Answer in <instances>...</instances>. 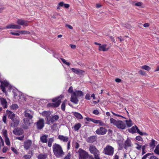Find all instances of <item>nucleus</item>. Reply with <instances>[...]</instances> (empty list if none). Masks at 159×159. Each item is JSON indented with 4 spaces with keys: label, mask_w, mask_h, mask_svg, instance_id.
Instances as JSON below:
<instances>
[{
    "label": "nucleus",
    "mask_w": 159,
    "mask_h": 159,
    "mask_svg": "<svg viewBox=\"0 0 159 159\" xmlns=\"http://www.w3.org/2000/svg\"><path fill=\"white\" fill-rule=\"evenodd\" d=\"M53 151L56 157L61 158L65 155L61 147L59 144L55 143L52 146Z\"/></svg>",
    "instance_id": "f257e3e1"
},
{
    "label": "nucleus",
    "mask_w": 159,
    "mask_h": 159,
    "mask_svg": "<svg viewBox=\"0 0 159 159\" xmlns=\"http://www.w3.org/2000/svg\"><path fill=\"white\" fill-rule=\"evenodd\" d=\"M24 114L25 117L26 118L23 119L24 123L25 125H29L30 124V120L33 118L34 112L30 110L27 109L24 111Z\"/></svg>",
    "instance_id": "f03ea898"
},
{
    "label": "nucleus",
    "mask_w": 159,
    "mask_h": 159,
    "mask_svg": "<svg viewBox=\"0 0 159 159\" xmlns=\"http://www.w3.org/2000/svg\"><path fill=\"white\" fill-rule=\"evenodd\" d=\"M83 92L81 91L76 90L71 94L70 101L74 104H76L78 103L79 100L77 98L83 96Z\"/></svg>",
    "instance_id": "7ed1b4c3"
},
{
    "label": "nucleus",
    "mask_w": 159,
    "mask_h": 159,
    "mask_svg": "<svg viewBox=\"0 0 159 159\" xmlns=\"http://www.w3.org/2000/svg\"><path fill=\"white\" fill-rule=\"evenodd\" d=\"M110 121L111 124H112L119 129H124L125 128V125L122 121H117L112 118L110 119Z\"/></svg>",
    "instance_id": "20e7f679"
},
{
    "label": "nucleus",
    "mask_w": 159,
    "mask_h": 159,
    "mask_svg": "<svg viewBox=\"0 0 159 159\" xmlns=\"http://www.w3.org/2000/svg\"><path fill=\"white\" fill-rule=\"evenodd\" d=\"M89 150L91 153L94 155L95 159H100L99 157V152L95 146L92 145H90Z\"/></svg>",
    "instance_id": "39448f33"
},
{
    "label": "nucleus",
    "mask_w": 159,
    "mask_h": 159,
    "mask_svg": "<svg viewBox=\"0 0 159 159\" xmlns=\"http://www.w3.org/2000/svg\"><path fill=\"white\" fill-rule=\"evenodd\" d=\"M77 153L78 155L79 159H87L89 156L88 153L81 148L79 149Z\"/></svg>",
    "instance_id": "423d86ee"
},
{
    "label": "nucleus",
    "mask_w": 159,
    "mask_h": 159,
    "mask_svg": "<svg viewBox=\"0 0 159 159\" xmlns=\"http://www.w3.org/2000/svg\"><path fill=\"white\" fill-rule=\"evenodd\" d=\"M63 97V96L62 95H61L59 97L57 98H55L52 99L53 102H56L55 103H49L48 104V105L49 107H58L61 102V99H59V98H62Z\"/></svg>",
    "instance_id": "0eeeda50"
},
{
    "label": "nucleus",
    "mask_w": 159,
    "mask_h": 159,
    "mask_svg": "<svg viewBox=\"0 0 159 159\" xmlns=\"http://www.w3.org/2000/svg\"><path fill=\"white\" fill-rule=\"evenodd\" d=\"M114 149L111 146L108 145L104 148V152L106 154L112 156L114 153Z\"/></svg>",
    "instance_id": "6e6552de"
},
{
    "label": "nucleus",
    "mask_w": 159,
    "mask_h": 159,
    "mask_svg": "<svg viewBox=\"0 0 159 159\" xmlns=\"http://www.w3.org/2000/svg\"><path fill=\"white\" fill-rule=\"evenodd\" d=\"M2 134L5 138V142L7 146L10 145V142L7 136V131L6 129H3L2 130Z\"/></svg>",
    "instance_id": "1a4fd4ad"
},
{
    "label": "nucleus",
    "mask_w": 159,
    "mask_h": 159,
    "mask_svg": "<svg viewBox=\"0 0 159 159\" xmlns=\"http://www.w3.org/2000/svg\"><path fill=\"white\" fill-rule=\"evenodd\" d=\"M37 128L39 129H41L44 126V120L41 118L36 122Z\"/></svg>",
    "instance_id": "9d476101"
},
{
    "label": "nucleus",
    "mask_w": 159,
    "mask_h": 159,
    "mask_svg": "<svg viewBox=\"0 0 159 159\" xmlns=\"http://www.w3.org/2000/svg\"><path fill=\"white\" fill-rule=\"evenodd\" d=\"M107 131L106 129L102 127H101L96 131V133L98 135H102L105 134Z\"/></svg>",
    "instance_id": "9b49d317"
},
{
    "label": "nucleus",
    "mask_w": 159,
    "mask_h": 159,
    "mask_svg": "<svg viewBox=\"0 0 159 159\" xmlns=\"http://www.w3.org/2000/svg\"><path fill=\"white\" fill-rule=\"evenodd\" d=\"M6 28L7 29H19L21 28V26L20 25H17L14 24L13 23L8 25Z\"/></svg>",
    "instance_id": "f8f14e48"
},
{
    "label": "nucleus",
    "mask_w": 159,
    "mask_h": 159,
    "mask_svg": "<svg viewBox=\"0 0 159 159\" xmlns=\"http://www.w3.org/2000/svg\"><path fill=\"white\" fill-rule=\"evenodd\" d=\"M59 118V116L58 115L52 116L49 120L47 121V123L48 124H50L51 123H53L55 121L58 120Z\"/></svg>",
    "instance_id": "ddd939ff"
},
{
    "label": "nucleus",
    "mask_w": 159,
    "mask_h": 159,
    "mask_svg": "<svg viewBox=\"0 0 159 159\" xmlns=\"http://www.w3.org/2000/svg\"><path fill=\"white\" fill-rule=\"evenodd\" d=\"M71 70L73 72L79 75H83L84 73V71L79 69L71 68Z\"/></svg>",
    "instance_id": "4468645a"
},
{
    "label": "nucleus",
    "mask_w": 159,
    "mask_h": 159,
    "mask_svg": "<svg viewBox=\"0 0 159 159\" xmlns=\"http://www.w3.org/2000/svg\"><path fill=\"white\" fill-rule=\"evenodd\" d=\"M0 82L1 83V89L3 92L5 93L6 90L5 89V87L8 86L9 84L6 80L1 81Z\"/></svg>",
    "instance_id": "2eb2a0df"
},
{
    "label": "nucleus",
    "mask_w": 159,
    "mask_h": 159,
    "mask_svg": "<svg viewBox=\"0 0 159 159\" xmlns=\"http://www.w3.org/2000/svg\"><path fill=\"white\" fill-rule=\"evenodd\" d=\"M16 22L18 24L20 25H24L25 26H27L28 25V21L22 19H18Z\"/></svg>",
    "instance_id": "dca6fc26"
},
{
    "label": "nucleus",
    "mask_w": 159,
    "mask_h": 159,
    "mask_svg": "<svg viewBox=\"0 0 159 159\" xmlns=\"http://www.w3.org/2000/svg\"><path fill=\"white\" fill-rule=\"evenodd\" d=\"M32 143V141L30 140H27L24 142V148L27 150L29 149Z\"/></svg>",
    "instance_id": "f3484780"
},
{
    "label": "nucleus",
    "mask_w": 159,
    "mask_h": 159,
    "mask_svg": "<svg viewBox=\"0 0 159 159\" xmlns=\"http://www.w3.org/2000/svg\"><path fill=\"white\" fill-rule=\"evenodd\" d=\"M19 119H17V118H15L13 120H12L13 122L11 124V126L15 127L18 126L20 122V121Z\"/></svg>",
    "instance_id": "a211bd4d"
},
{
    "label": "nucleus",
    "mask_w": 159,
    "mask_h": 159,
    "mask_svg": "<svg viewBox=\"0 0 159 159\" xmlns=\"http://www.w3.org/2000/svg\"><path fill=\"white\" fill-rule=\"evenodd\" d=\"M23 131L22 129L18 128L15 129L13 131V133L15 135H20L22 134Z\"/></svg>",
    "instance_id": "6ab92c4d"
},
{
    "label": "nucleus",
    "mask_w": 159,
    "mask_h": 159,
    "mask_svg": "<svg viewBox=\"0 0 159 159\" xmlns=\"http://www.w3.org/2000/svg\"><path fill=\"white\" fill-rule=\"evenodd\" d=\"M58 138L61 141H62L64 142H67L69 140V138L68 137L61 135H59L58 136Z\"/></svg>",
    "instance_id": "aec40b11"
},
{
    "label": "nucleus",
    "mask_w": 159,
    "mask_h": 159,
    "mask_svg": "<svg viewBox=\"0 0 159 159\" xmlns=\"http://www.w3.org/2000/svg\"><path fill=\"white\" fill-rule=\"evenodd\" d=\"M6 113L8 115L9 117L12 120L15 119V114L13 113L11 111L7 110L6 111Z\"/></svg>",
    "instance_id": "412c9836"
},
{
    "label": "nucleus",
    "mask_w": 159,
    "mask_h": 159,
    "mask_svg": "<svg viewBox=\"0 0 159 159\" xmlns=\"http://www.w3.org/2000/svg\"><path fill=\"white\" fill-rule=\"evenodd\" d=\"M107 46V45L106 44H104L103 45H101L100 46H99V50L103 52H105L108 51L109 48H106Z\"/></svg>",
    "instance_id": "4be33fe9"
},
{
    "label": "nucleus",
    "mask_w": 159,
    "mask_h": 159,
    "mask_svg": "<svg viewBox=\"0 0 159 159\" xmlns=\"http://www.w3.org/2000/svg\"><path fill=\"white\" fill-rule=\"evenodd\" d=\"M96 140V136H92L87 139V141L88 142L92 143L95 142Z\"/></svg>",
    "instance_id": "5701e85b"
},
{
    "label": "nucleus",
    "mask_w": 159,
    "mask_h": 159,
    "mask_svg": "<svg viewBox=\"0 0 159 159\" xmlns=\"http://www.w3.org/2000/svg\"><path fill=\"white\" fill-rule=\"evenodd\" d=\"M1 101L2 106L4 108H7V102L6 100L4 98H1Z\"/></svg>",
    "instance_id": "b1692460"
},
{
    "label": "nucleus",
    "mask_w": 159,
    "mask_h": 159,
    "mask_svg": "<svg viewBox=\"0 0 159 159\" xmlns=\"http://www.w3.org/2000/svg\"><path fill=\"white\" fill-rule=\"evenodd\" d=\"M131 141L130 140L128 139L127 140L125 141L124 148L126 149L127 147H131Z\"/></svg>",
    "instance_id": "393cba45"
},
{
    "label": "nucleus",
    "mask_w": 159,
    "mask_h": 159,
    "mask_svg": "<svg viewBox=\"0 0 159 159\" xmlns=\"http://www.w3.org/2000/svg\"><path fill=\"white\" fill-rule=\"evenodd\" d=\"M92 121L95 124H99V125L101 126H103L105 125V123L101 120L93 119L92 120Z\"/></svg>",
    "instance_id": "a878e982"
},
{
    "label": "nucleus",
    "mask_w": 159,
    "mask_h": 159,
    "mask_svg": "<svg viewBox=\"0 0 159 159\" xmlns=\"http://www.w3.org/2000/svg\"><path fill=\"white\" fill-rule=\"evenodd\" d=\"M41 114L43 116H45L46 117L47 121L48 120V118L50 115V113L49 111H43L42 112Z\"/></svg>",
    "instance_id": "bb28decb"
},
{
    "label": "nucleus",
    "mask_w": 159,
    "mask_h": 159,
    "mask_svg": "<svg viewBox=\"0 0 159 159\" xmlns=\"http://www.w3.org/2000/svg\"><path fill=\"white\" fill-rule=\"evenodd\" d=\"M139 129L137 126H133L131 129H129V132L132 134L136 132V131L138 132V130Z\"/></svg>",
    "instance_id": "cd10ccee"
},
{
    "label": "nucleus",
    "mask_w": 159,
    "mask_h": 159,
    "mask_svg": "<svg viewBox=\"0 0 159 159\" xmlns=\"http://www.w3.org/2000/svg\"><path fill=\"white\" fill-rule=\"evenodd\" d=\"M48 137V135H44L41 137L40 138V140L41 142L43 143H46L48 141L47 138Z\"/></svg>",
    "instance_id": "c85d7f7f"
},
{
    "label": "nucleus",
    "mask_w": 159,
    "mask_h": 159,
    "mask_svg": "<svg viewBox=\"0 0 159 159\" xmlns=\"http://www.w3.org/2000/svg\"><path fill=\"white\" fill-rule=\"evenodd\" d=\"M157 143V142L156 141L153 139H152L151 140V142L149 144L150 147L153 148L155 147L156 144Z\"/></svg>",
    "instance_id": "c756f323"
},
{
    "label": "nucleus",
    "mask_w": 159,
    "mask_h": 159,
    "mask_svg": "<svg viewBox=\"0 0 159 159\" xmlns=\"http://www.w3.org/2000/svg\"><path fill=\"white\" fill-rule=\"evenodd\" d=\"M47 157V154H39L38 156V159H46Z\"/></svg>",
    "instance_id": "7c9ffc66"
},
{
    "label": "nucleus",
    "mask_w": 159,
    "mask_h": 159,
    "mask_svg": "<svg viewBox=\"0 0 159 159\" xmlns=\"http://www.w3.org/2000/svg\"><path fill=\"white\" fill-rule=\"evenodd\" d=\"M54 140L53 138H52L49 139L48 143V147H51L52 146V143L53 142Z\"/></svg>",
    "instance_id": "2f4dec72"
},
{
    "label": "nucleus",
    "mask_w": 159,
    "mask_h": 159,
    "mask_svg": "<svg viewBox=\"0 0 159 159\" xmlns=\"http://www.w3.org/2000/svg\"><path fill=\"white\" fill-rule=\"evenodd\" d=\"M74 115L77 118L79 119H83V117L82 116L80 113L77 112L74 113Z\"/></svg>",
    "instance_id": "473e14b6"
},
{
    "label": "nucleus",
    "mask_w": 159,
    "mask_h": 159,
    "mask_svg": "<svg viewBox=\"0 0 159 159\" xmlns=\"http://www.w3.org/2000/svg\"><path fill=\"white\" fill-rule=\"evenodd\" d=\"M17 32L22 34H30V32L29 31L26 30H22L20 31L18 30Z\"/></svg>",
    "instance_id": "72a5a7b5"
},
{
    "label": "nucleus",
    "mask_w": 159,
    "mask_h": 159,
    "mask_svg": "<svg viewBox=\"0 0 159 159\" xmlns=\"http://www.w3.org/2000/svg\"><path fill=\"white\" fill-rule=\"evenodd\" d=\"M10 108L11 110H16L18 108V106L16 104H13L11 106Z\"/></svg>",
    "instance_id": "f704fd0d"
},
{
    "label": "nucleus",
    "mask_w": 159,
    "mask_h": 159,
    "mask_svg": "<svg viewBox=\"0 0 159 159\" xmlns=\"http://www.w3.org/2000/svg\"><path fill=\"white\" fill-rule=\"evenodd\" d=\"M125 122L127 126L128 127H130L132 125V121L130 120H126Z\"/></svg>",
    "instance_id": "c9c22d12"
},
{
    "label": "nucleus",
    "mask_w": 159,
    "mask_h": 159,
    "mask_svg": "<svg viewBox=\"0 0 159 159\" xmlns=\"http://www.w3.org/2000/svg\"><path fill=\"white\" fill-rule=\"evenodd\" d=\"M141 68L147 71H149L151 69V68L147 65H144L141 67Z\"/></svg>",
    "instance_id": "e433bc0d"
},
{
    "label": "nucleus",
    "mask_w": 159,
    "mask_h": 159,
    "mask_svg": "<svg viewBox=\"0 0 159 159\" xmlns=\"http://www.w3.org/2000/svg\"><path fill=\"white\" fill-rule=\"evenodd\" d=\"M81 127V125L80 123L77 124L74 126V129L75 130H78Z\"/></svg>",
    "instance_id": "4c0bfd02"
},
{
    "label": "nucleus",
    "mask_w": 159,
    "mask_h": 159,
    "mask_svg": "<svg viewBox=\"0 0 159 159\" xmlns=\"http://www.w3.org/2000/svg\"><path fill=\"white\" fill-rule=\"evenodd\" d=\"M135 144L137 146L135 147L136 149H137L138 150H140L141 149V145L137 143H135Z\"/></svg>",
    "instance_id": "58836bf2"
},
{
    "label": "nucleus",
    "mask_w": 159,
    "mask_h": 159,
    "mask_svg": "<svg viewBox=\"0 0 159 159\" xmlns=\"http://www.w3.org/2000/svg\"><path fill=\"white\" fill-rule=\"evenodd\" d=\"M143 4L141 2H139L135 3V5L138 7H143Z\"/></svg>",
    "instance_id": "ea45409f"
},
{
    "label": "nucleus",
    "mask_w": 159,
    "mask_h": 159,
    "mask_svg": "<svg viewBox=\"0 0 159 159\" xmlns=\"http://www.w3.org/2000/svg\"><path fill=\"white\" fill-rule=\"evenodd\" d=\"M138 133H139L140 135H145L146 136H147L148 134L145 132L143 133L141 132L139 129L138 130Z\"/></svg>",
    "instance_id": "a19ab883"
},
{
    "label": "nucleus",
    "mask_w": 159,
    "mask_h": 159,
    "mask_svg": "<svg viewBox=\"0 0 159 159\" xmlns=\"http://www.w3.org/2000/svg\"><path fill=\"white\" fill-rule=\"evenodd\" d=\"M61 59L63 63L66 64L68 66H69L70 65V63L69 62H67L65 59L61 58Z\"/></svg>",
    "instance_id": "79ce46f5"
},
{
    "label": "nucleus",
    "mask_w": 159,
    "mask_h": 159,
    "mask_svg": "<svg viewBox=\"0 0 159 159\" xmlns=\"http://www.w3.org/2000/svg\"><path fill=\"white\" fill-rule=\"evenodd\" d=\"M135 139L139 141H142V142L143 141V138H142L140 136H137L136 137Z\"/></svg>",
    "instance_id": "37998d69"
},
{
    "label": "nucleus",
    "mask_w": 159,
    "mask_h": 159,
    "mask_svg": "<svg viewBox=\"0 0 159 159\" xmlns=\"http://www.w3.org/2000/svg\"><path fill=\"white\" fill-rule=\"evenodd\" d=\"M11 149L16 155H18V152L17 151V150L14 148L11 147Z\"/></svg>",
    "instance_id": "c03bdc74"
},
{
    "label": "nucleus",
    "mask_w": 159,
    "mask_h": 159,
    "mask_svg": "<svg viewBox=\"0 0 159 159\" xmlns=\"http://www.w3.org/2000/svg\"><path fill=\"white\" fill-rule=\"evenodd\" d=\"M138 72L139 74H140L143 75H146L145 72L144 71L142 70H140Z\"/></svg>",
    "instance_id": "a18cd8bd"
},
{
    "label": "nucleus",
    "mask_w": 159,
    "mask_h": 159,
    "mask_svg": "<svg viewBox=\"0 0 159 159\" xmlns=\"http://www.w3.org/2000/svg\"><path fill=\"white\" fill-rule=\"evenodd\" d=\"M31 157V156L29 155H26L23 156V158L25 159H30Z\"/></svg>",
    "instance_id": "49530a36"
},
{
    "label": "nucleus",
    "mask_w": 159,
    "mask_h": 159,
    "mask_svg": "<svg viewBox=\"0 0 159 159\" xmlns=\"http://www.w3.org/2000/svg\"><path fill=\"white\" fill-rule=\"evenodd\" d=\"M65 102H62L61 105V109L62 110L64 111L65 110Z\"/></svg>",
    "instance_id": "de8ad7c7"
},
{
    "label": "nucleus",
    "mask_w": 159,
    "mask_h": 159,
    "mask_svg": "<svg viewBox=\"0 0 159 159\" xmlns=\"http://www.w3.org/2000/svg\"><path fill=\"white\" fill-rule=\"evenodd\" d=\"M151 154L150 153H148L146 155H144V156L142 158V159H146L148 156L150 155Z\"/></svg>",
    "instance_id": "09e8293b"
},
{
    "label": "nucleus",
    "mask_w": 159,
    "mask_h": 159,
    "mask_svg": "<svg viewBox=\"0 0 159 159\" xmlns=\"http://www.w3.org/2000/svg\"><path fill=\"white\" fill-rule=\"evenodd\" d=\"M111 113L115 116H117L118 117H121L124 118H125V117L121 116V115L119 114H116L113 112L111 111Z\"/></svg>",
    "instance_id": "8fccbe9b"
},
{
    "label": "nucleus",
    "mask_w": 159,
    "mask_h": 159,
    "mask_svg": "<svg viewBox=\"0 0 159 159\" xmlns=\"http://www.w3.org/2000/svg\"><path fill=\"white\" fill-rule=\"evenodd\" d=\"M10 34L13 35H16V36H19L20 35V33H19L13 32H11Z\"/></svg>",
    "instance_id": "3c124183"
},
{
    "label": "nucleus",
    "mask_w": 159,
    "mask_h": 159,
    "mask_svg": "<svg viewBox=\"0 0 159 159\" xmlns=\"http://www.w3.org/2000/svg\"><path fill=\"white\" fill-rule=\"evenodd\" d=\"M70 153H68L67 155L65 157L64 159H70Z\"/></svg>",
    "instance_id": "603ef678"
},
{
    "label": "nucleus",
    "mask_w": 159,
    "mask_h": 159,
    "mask_svg": "<svg viewBox=\"0 0 159 159\" xmlns=\"http://www.w3.org/2000/svg\"><path fill=\"white\" fill-rule=\"evenodd\" d=\"M154 152L158 155H159V149L156 148L154 151Z\"/></svg>",
    "instance_id": "864d4df0"
},
{
    "label": "nucleus",
    "mask_w": 159,
    "mask_h": 159,
    "mask_svg": "<svg viewBox=\"0 0 159 159\" xmlns=\"http://www.w3.org/2000/svg\"><path fill=\"white\" fill-rule=\"evenodd\" d=\"M93 113L96 115H98L99 114V112L98 110H95L93 111Z\"/></svg>",
    "instance_id": "5fc2aeb1"
},
{
    "label": "nucleus",
    "mask_w": 159,
    "mask_h": 159,
    "mask_svg": "<svg viewBox=\"0 0 159 159\" xmlns=\"http://www.w3.org/2000/svg\"><path fill=\"white\" fill-rule=\"evenodd\" d=\"M6 116H4L2 118V120L5 123H6Z\"/></svg>",
    "instance_id": "6e6d98bb"
},
{
    "label": "nucleus",
    "mask_w": 159,
    "mask_h": 159,
    "mask_svg": "<svg viewBox=\"0 0 159 159\" xmlns=\"http://www.w3.org/2000/svg\"><path fill=\"white\" fill-rule=\"evenodd\" d=\"M85 98L87 100H89L90 99V95L89 93H87L85 96Z\"/></svg>",
    "instance_id": "4d7b16f0"
},
{
    "label": "nucleus",
    "mask_w": 159,
    "mask_h": 159,
    "mask_svg": "<svg viewBox=\"0 0 159 159\" xmlns=\"http://www.w3.org/2000/svg\"><path fill=\"white\" fill-rule=\"evenodd\" d=\"M8 148L6 147H4L2 149V152L4 153L6 152Z\"/></svg>",
    "instance_id": "13d9d810"
},
{
    "label": "nucleus",
    "mask_w": 159,
    "mask_h": 159,
    "mask_svg": "<svg viewBox=\"0 0 159 159\" xmlns=\"http://www.w3.org/2000/svg\"><path fill=\"white\" fill-rule=\"evenodd\" d=\"M23 138L24 136L17 137H16V139L20 140H22L23 139Z\"/></svg>",
    "instance_id": "bf43d9fd"
},
{
    "label": "nucleus",
    "mask_w": 159,
    "mask_h": 159,
    "mask_svg": "<svg viewBox=\"0 0 159 159\" xmlns=\"http://www.w3.org/2000/svg\"><path fill=\"white\" fill-rule=\"evenodd\" d=\"M68 92L70 93H71L73 92V88L72 86H70L69 89H68Z\"/></svg>",
    "instance_id": "052dcab7"
},
{
    "label": "nucleus",
    "mask_w": 159,
    "mask_h": 159,
    "mask_svg": "<svg viewBox=\"0 0 159 159\" xmlns=\"http://www.w3.org/2000/svg\"><path fill=\"white\" fill-rule=\"evenodd\" d=\"M123 26L125 27L126 28H128V29H129L130 27V25H129L128 24H127V25H126V24L124 25H124H123Z\"/></svg>",
    "instance_id": "680f3d73"
},
{
    "label": "nucleus",
    "mask_w": 159,
    "mask_h": 159,
    "mask_svg": "<svg viewBox=\"0 0 159 159\" xmlns=\"http://www.w3.org/2000/svg\"><path fill=\"white\" fill-rule=\"evenodd\" d=\"M66 26L70 29H73V27L70 25L66 24Z\"/></svg>",
    "instance_id": "e2e57ef3"
},
{
    "label": "nucleus",
    "mask_w": 159,
    "mask_h": 159,
    "mask_svg": "<svg viewBox=\"0 0 159 159\" xmlns=\"http://www.w3.org/2000/svg\"><path fill=\"white\" fill-rule=\"evenodd\" d=\"M143 25L144 27L147 28L149 26V24L148 23H146L144 24Z\"/></svg>",
    "instance_id": "0e129e2a"
},
{
    "label": "nucleus",
    "mask_w": 159,
    "mask_h": 159,
    "mask_svg": "<svg viewBox=\"0 0 159 159\" xmlns=\"http://www.w3.org/2000/svg\"><path fill=\"white\" fill-rule=\"evenodd\" d=\"M59 6H60L61 7H64V3L63 2H60L59 3Z\"/></svg>",
    "instance_id": "69168bd1"
},
{
    "label": "nucleus",
    "mask_w": 159,
    "mask_h": 159,
    "mask_svg": "<svg viewBox=\"0 0 159 159\" xmlns=\"http://www.w3.org/2000/svg\"><path fill=\"white\" fill-rule=\"evenodd\" d=\"M150 159H158V158L154 156H152L150 157Z\"/></svg>",
    "instance_id": "338daca9"
},
{
    "label": "nucleus",
    "mask_w": 159,
    "mask_h": 159,
    "mask_svg": "<svg viewBox=\"0 0 159 159\" xmlns=\"http://www.w3.org/2000/svg\"><path fill=\"white\" fill-rule=\"evenodd\" d=\"M79 147V144L78 143L76 142L75 144V148H78Z\"/></svg>",
    "instance_id": "774afa93"
}]
</instances>
